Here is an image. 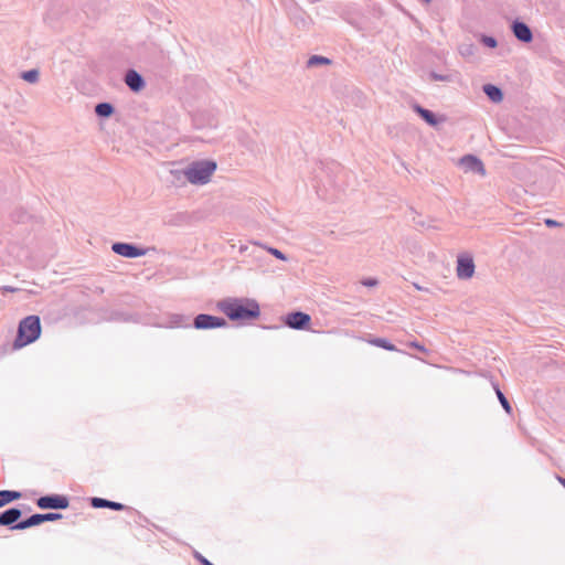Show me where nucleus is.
<instances>
[{"mask_svg":"<svg viewBox=\"0 0 565 565\" xmlns=\"http://www.w3.org/2000/svg\"><path fill=\"white\" fill-rule=\"evenodd\" d=\"M115 111L114 106L110 103H99L95 106V114L102 118L110 117Z\"/></svg>","mask_w":565,"mask_h":565,"instance_id":"a211bd4d","label":"nucleus"},{"mask_svg":"<svg viewBox=\"0 0 565 565\" xmlns=\"http://www.w3.org/2000/svg\"><path fill=\"white\" fill-rule=\"evenodd\" d=\"M267 250H268V253H270L276 258H278L280 260H287V256L282 252H280L279 249L274 248V247H268Z\"/></svg>","mask_w":565,"mask_h":565,"instance_id":"bb28decb","label":"nucleus"},{"mask_svg":"<svg viewBox=\"0 0 565 565\" xmlns=\"http://www.w3.org/2000/svg\"><path fill=\"white\" fill-rule=\"evenodd\" d=\"M413 109H414V111H415L416 114H418V115H419V116H420V117H422V118H423V119H424L428 125H430V126H433V127H435V126H437V125H438L439 120L437 119L436 115H435L433 111H430V110H428V109H426V108L422 107L420 105H414Z\"/></svg>","mask_w":565,"mask_h":565,"instance_id":"4468645a","label":"nucleus"},{"mask_svg":"<svg viewBox=\"0 0 565 565\" xmlns=\"http://www.w3.org/2000/svg\"><path fill=\"white\" fill-rule=\"evenodd\" d=\"M371 343L387 351H396V347L384 338H375Z\"/></svg>","mask_w":565,"mask_h":565,"instance_id":"aec40b11","label":"nucleus"},{"mask_svg":"<svg viewBox=\"0 0 565 565\" xmlns=\"http://www.w3.org/2000/svg\"><path fill=\"white\" fill-rule=\"evenodd\" d=\"M4 290H7V291H14L15 289L11 288V287H4Z\"/></svg>","mask_w":565,"mask_h":565,"instance_id":"2f4dec72","label":"nucleus"},{"mask_svg":"<svg viewBox=\"0 0 565 565\" xmlns=\"http://www.w3.org/2000/svg\"><path fill=\"white\" fill-rule=\"evenodd\" d=\"M544 223H545V225H546L547 227H557V226H561V223H559V222H557V221H555V220H552V218H546V220L544 221Z\"/></svg>","mask_w":565,"mask_h":565,"instance_id":"cd10ccee","label":"nucleus"},{"mask_svg":"<svg viewBox=\"0 0 565 565\" xmlns=\"http://www.w3.org/2000/svg\"><path fill=\"white\" fill-rule=\"evenodd\" d=\"M494 388H495V393H497V396H498V399H499L500 404L502 405L504 411L508 414H510L512 412V407H511L508 398L504 396V394L500 391V388L498 386H495Z\"/></svg>","mask_w":565,"mask_h":565,"instance_id":"4be33fe9","label":"nucleus"},{"mask_svg":"<svg viewBox=\"0 0 565 565\" xmlns=\"http://www.w3.org/2000/svg\"><path fill=\"white\" fill-rule=\"evenodd\" d=\"M415 288L418 289V290H423V287H420L419 285L417 284H414Z\"/></svg>","mask_w":565,"mask_h":565,"instance_id":"473e14b6","label":"nucleus"},{"mask_svg":"<svg viewBox=\"0 0 565 565\" xmlns=\"http://www.w3.org/2000/svg\"><path fill=\"white\" fill-rule=\"evenodd\" d=\"M22 497L21 492L14 490H0V508L19 500Z\"/></svg>","mask_w":565,"mask_h":565,"instance_id":"f3484780","label":"nucleus"},{"mask_svg":"<svg viewBox=\"0 0 565 565\" xmlns=\"http://www.w3.org/2000/svg\"><path fill=\"white\" fill-rule=\"evenodd\" d=\"M196 558L199 559V562L202 564V565H213L211 562H209L205 557H203L202 555L200 554H196Z\"/></svg>","mask_w":565,"mask_h":565,"instance_id":"c756f323","label":"nucleus"},{"mask_svg":"<svg viewBox=\"0 0 565 565\" xmlns=\"http://www.w3.org/2000/svg\"><path fill=\"white\" fill-rule=\"evenodd\" d=\"M511 29L519 41L530 43L533 40V33L526 23L516 20L512 23Z\"/></svg>","mask_w":565,"mask_h":565,"instance_id":"9d476101","label":"nucleus"},{"mask_svg":"<svg viewBox=\"0 0 565 565\" xmlns=\"http://www.w3.org/2000/svg\"><path fill=\"white\" fill-rule=\"evenodd\" d=\"M36 505L42 510H64L68 508L70 500L62 494H47L36 500Z\"/></svg>","mask_w":565,"mask_h":565,"instance_id":"20e7f679","label":"nucleus"},{"mask_svg":"<svg viewBox=\"0 0 565 565\" xmlns=\"http://www.w3.org/2000/svg\"><path fill=\"white\" fill-rule=\"evenodd\" d=\"M125 83L130 90L138 93L145 87L143 77L135 70L127 71L125 75Z\"/></svg>","mask_w":565,"mask_h":565,"instance_id":"f8f14e48","label":"nucleus"},{"mask_svg":"<svg viewBox=\"0 0 565 565\" xmlns=\"http://www.w3.org/2000/svg\"><path fill=\"white\" fill-rule=\"evenodd\" d=\"M41 334V321L38 316H28L19 323L14 348H23L39 339Z\"/></svg>","mask_w":565,"mask_h":565,"instance_id":"7ed1b4c3","label":"nucleus"},{"mask_svg":"<svg viewBox=\"0 0 565 565\" xmlns=\"http://www.w3.org/2000/svg\"><path fill=\"white\" fill-rule=\"evenodd\" d=\"M332 61L321 55H312L307 61V67L312 68L321 65H330Z\"/></svg>","mask_w":565,"mask_h":565,"instance_id":"6ab92c4d","label":"nucleus"},{"mask_svg":"<svg viewBox=\"0 0 565 565\" xmlns=\"http://www.w3.org/2000/svg\"><path fill=\"white\" fill-rule=\"evenodd\" d=\"M411 345H412L413 348L418 349V350H419V351H422V352H426V349H425L423 345H420L419 343H417V342H412V343H411Z\"/></svg>","mask_w":565,"mask_h":565,"instance_id":"7c9ffc66","label":"nucleus"},{"mask_svg":"<svg viewBox=\"0 0 565 565\" xmlns=\"http://www.w3.org/2000/svg\"><path fill=\"white\" fill-rule=\"evenodd\" d=\"M475 274V263L470 256H459L457 260V276L460 279L471 278Z\"/></svg>","mask_w":565,"mask_h":565,"instance_id":"1a4fd4ad","label":"nucleus"},{"mask_svg":"<svg viewBox=\"0 0 565 565\" xmlns=\"http://www.w3.org/2000/svg\"><path fill=\"white\" fill-rule=\"evenodd\" d=\"M111 249L115 254L126 257V258H136L146 255L147 250L145 248L138 247L137 245L130 243H114Z\"/></svg>","mask_w":565,"mask_h":565,"instance_id":"0eeeda50","label":"nucleus"},{"mask_svg":"<svg viewBox=\"0 0 565 565\" xmlns=\"http://www.w3.org/2000/svg\"><path fill=\"white\" fill-rule=\"evenodd\" d=\"M216 170V162L212 160H198L188 164L182 170H172L177 179L184 177L191 184H206Z\"/></svg>","mask_w":565,"mask_h":565,"instance_id":"f03ea898","label":"nucleus"},{"mask_svg":"<svg viewBox=\"0 0 565 565\" xmlns=\"http://www.w3.org/2000/svg\"><path fill=\"white\" fill-rule=\"evenodd\" d=\"M362 284L366 287H374L377 285V280L375 278H367L362 281Z\"/></svg>","mask_w":565,"mask_h":565,"instance_id":"c85d7f7f","label":"nucleus"},{"mask_svg":"<svg viewBox=\"0 0 565 565\" xmlns=\"http://www.w3.org/2000/svg\"><path fill=\"white\" fill-rule=\"evenodd\" d=\"M40 524H42L41 513H35L25 520L18 522L15 525H13V530H25L32 526H38Z\"/></svg>","mask_w":565,"mask_h":565,"instance_id":"2eb2a0df","label":"nucleus"},{"mask_svg":"<svg viewBox=\"0 0 565 565\" xmlns=\"http://www.w3.org/2000/svg\"><path fill=\"white\" fill-rule=\"evenodd\" d=\"M460 53L462 56H471L475 53V46L472 44H463L460 46Z\"/></svg>","mask_w":565,"mask_h":565,"instance_id":"a878e982","label":"nucleus"},{"mask_svg":"<svg viewBox=\"0 0 565 565\" xmlns=\"http://www.w3.org/2000/svg\"><path fill=\"white\" fill-rule=\"evenodd\" d=\"M61 518H62V514L55 513V512H47V513L41 514L42 523L56 521V520H60Z\"/></svg>","mask_w":565,"mask_h":565,"instance_id":"b1692460","label":"nucleus"},{"mask_svg":"<svg viewBox=\"0 0 565 565\" xmlns=\"http://www.w3.org/2000/svg\"><path fill=\"white\" fill-rule=\"evenodd\" d=\"M21 77L28 82V83H31V84H34L39 81V77H40V73L38 70L33 68V70H29V71H25L21 74Z\"/></svg>","mask_w":565,"mask_h":565,"instance_id":"412c9836","label":"nucleus"},{"mask_svg":"<svg viewBox=\"0 0 565 565\" xmlns=\"http://www.w3.org/2000/svg\"><path fill=\"white\" fill-rule=\"evenodd\" d=\"M429 78H430V81H440V82H450L451 81L450 75H443L437 72H430Z\"/></svg>","mask_w":565,"mask_h":565,"instance_id":"393cba45","label":"nucleus"},{"mask_svg":"<svg viewBox=\"0 0 565 565\" xmlns=\"http://www.w3.org/2000/svg\"><path fill=\"white\" fill-rule=\"evenodd\" d=\"M217 308L233 321H249L260 315L258 302L252 298H227L218 301Z\"/></svg>","mask_w":565,"mask_h":565,"instance_id":"f257e3e1","label":"nucleus"},{"mask_svg":"<svg viewBox=\"0 0 565 565\" xmlns=\"http://www.w3.org/2000/svg\"><path fill=\"white\" fill-rule=\"evenodd\" d=\"M480 42L490 49H494L498 45V42L493 36L484 35V34H482L480 36Z\"/></svg>","mask_w":565,"mask_h":565,"instance_id":"5701e85b","label":"nucleus"},{"mask_svg":"<svg viewBox=\"0 0 565 565\" xmlns=\"http://www.w3.org/2000/svg\"><path fill=\"white\" fill-rule=\"evenodd\" d=\"M22 515V511L18 508H10L0 513V525L1 526H10L13 530V525H15L19 519Z\"/></svg>","mask_w":565,"mask_h":565,"instance_id":"9b49d317","label":"nucleus"},{"mask_svg":"<svg viewBox=\"0 0 565 565\" xmlns=\"http://www.w3.org/2000/svg\"><path fill=\"white\" fill-rule=\"evenodd\" d=\"M90 505L95 509H111L115 511H122L128 509V507L122 503L97 497L90 499Z\"/></svg>","mask_w":565,"mask_h":565,"instance_id":"ddd939ff","label":"nucleus"},{"mask_svg":"<svg viewBox=\"0 0 565 565\" xmlns=\"http://www.w3.org/2000/svg\"><path fill=\"white\" fill-rule=\"evenodd\" d=\"M227 326V321L224 318L200 313L193 319V327L198 330L224 328Z\"/></svg>","mask_w":565,"mask_h":565,"instance_id":"39448f33","label":"nucleus"},{"mask_svg":"<svg viewBox=\"0 0 565 565\" xmlns=\"http://www.w3.org/2000/svg\"><path fill=\"white\" fill-rule=\"evenodd\" d=\"M311 321V317L302 311H294L285 316V324L294 330H306Z\"/></svg>","mask_w":565,"mask_h":565,"instance_id":"423d86ee","label":"nucleus"},{"mask_svg":"<svg viewBox=\"0 0 565 565\" xmlns=\"http://www.w3.org/2000/svg\"><path fill=\"white\" fill-rule=\"evenodd\" d=\"M460 166L463 168V170L466 172H473V173H478L480 175L486 174V169H484L482 161L479 158H477L476 156H472V154L463 156L460 159Z\"/></svg>","mask_w":565,"mask_h":565,"instance_id":"6e6552de","label":"nucleus"},{"mask_svg":"<svg viewBox=\"0 0 565 565\" xmlns=\"http://www.w3.org/2000/svg\"><path fill=\"white\" fill-rule=\"evenodd\" d=\"M483 93L493 103H500L503 99V93H502L501 88L495 85H492V84L483 85Z\"/></svg>","mask_w":565,"mask_h":565,"instance_id":"dca6fc26","label":"nucleus"},{"mask_svg":"<svg viewBox=\"0 0 565 565\" xmlns=\"http://www.w3.org/2000/svg\"><path fill=\"white\" fill-rule=\"evenodd\" d=\"M424 1L428 3L430 0H424Z\"/></svg>","mask_w":565,"mask_h":565,"instance_id":"72a5a7b5","label":"nucleus"}]
</instances>
